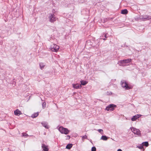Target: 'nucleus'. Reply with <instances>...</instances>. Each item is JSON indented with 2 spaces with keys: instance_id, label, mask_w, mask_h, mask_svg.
I'll return each instance as SVG.
<instances>
[{
  "instance_id": "14",
  "label": "nucleus",
  "mask_w": 151,
  "mask_h": 151,
  "mask_svg": "<svg viewBox=\"0 0 151 151\" xmlns=\"http://www.w3.org/2000/svg\"><path fill=\"white\" fill-rule=\"evenodd\" d=\"M108 138L106 136H102L101 138V139H102L103 140H107Z\"/></svg>"
},
{
  "instance_id": "15",
  "label": "nucleus",
  "mask_w": 151,
  "mask_h": 151,
  "mask_svg": "<svg viewBox=\"0 0 151 151\" xmlns=\"http://www.w3.org/2000/svg\"><path fill=\"white\" fill-rule=\"evenodd\" d=\"M142 144L143 146H145L147 147H148L149 145V144L147 142H144Z\"/></svg>"
},
{
  "instance_id": "27",
  "label": "nucleus",
  "mask_w": 151,
  "mask_h": 151,
  "mask_svg": "<svg viewBox=\"0 0 151 151\" xmlns=\"http://www.w3.org/2000/svg\"><path fill=\"white\" fill-rule=\"evenodd\" d=\"M117 151H122V150L120 149H119L117 150Z\"/></svg>"
},
{
  "instance_id": "30",
  "label": "nucleus",
  "mask_w": 151,
  "mask_h": 151,
  "mask_svg": "<svg viewBox=\"0 0 151 151\" xmlns=\"http://www.w3.org/2000/svg\"><path fill=\"white\" fill-rule=\"evenodd\" d=\"M104 40H105L106 39H104Z\"/></svg>"
},
{
  "instance_id": "1",
  "label": "nucleus",
  "mask_w": 151,
  "mask_h": 151,
  "mask_svg": "<svg viewBox=\"0 0 151 151\" xmlns=\"http://www.w3.org/2000/svg\"><path fill=\"white\" fill-rule=\"evenodd\" d=\"M131 60H132L131 59L121 60L119 61L118 63L120 66H124L126 65V64L127 63L131 62Z\"/></svg>"
},
{
  "instance_id": "5",
  "label": "nucleus",
  "mask_w": 151,
  "mask_h": 151,
  "mask_svg": "<svg viewBox=\"0 0 151 151\" xmlns=\"http://www.w3.org/2000/svg\"><path fill=\"white\" fill-rule=\"evenodd\" d=\"M122 87L125 88L126 90L130 89L132 88L130 86H129L127 83L124 81H122Z\"/></svg>"
},
{
  "instance_id": "7",
  "label": "nucleus",
  "mask_w": 151,
  "mask_h": 151,
  "mask_svg": "<svg viewBox=\"0 0 151 151\" xmlns=\"http://www.w3.org/2000/svg\"><path fill=\"white\" fill-rule=\"evenodd\" d=\"M56 18L55 17V15L54 14H51L50 17V21L51 22H53L56 21Z\"/></svg>"
},
{
  "instance_id": "6",
  "label": "nucleus",
  "mask_w": 151,
  "mask_h": 151,
  "mask_svg": "<svg viewBox=\"0 0 151 151\" xmlns=\"http://www.w3.org/2000/svg\"><path fill=\"white\" fill-rule=\"evenodd\" d=\"M131 129L134 134L138 135H140L141 133L140 132L139 129L133 127H132Z\"/></svg>"
},
{
  "instance_id": "16",
  "label": "nucleus",
  "mask_w": 151,
  "mask_h": 151,
  "mask_svg": "<svg viewBox=\"0 0 151 151\" xmlns=\"http://www.w3.org/2000/svg\"><path fill=\"white\" fill-rule=\"evenodd\" d=\"M72 146V144H68L66 146V148L68 149H70Z\"/></svg>"
},
{
  "instance_id": "9",
  "label": "nucleus",
  "mask_w": 151,
  "mask_h": 151,
  "mask_svg": "<svg viewBox=\"0 0 151 151\" xmlns=\"http://www.w3.org/2000/svg\"><path fill=\"white\" fill-rule=\"evenodd\" d=\"M141 115L137 114L134 116H133L131 119V120L132 121H136L138 118L140 117Z\"/></svg>"
},
{
  "instance_id": "20",
  "label": "nucleus",
  "mask_w": 151,
  "mask_h": 151,
  "mask_svg": "<svg viewBox=\"0 0 151 151\" xmlns=\"http://www.w3.org/2000/svg\"><path fill=\"white\" fill-rule=\"evenodd\" d=\"M43 126L45 128L48 129L49 128V126L46 124L44 123L43 124Z\"/></svg>"
},
{
  "instance_id": "8",
  "label": "nucleus",
  "mask_w": 151,
  "mask_h": 151,
  "mask_svg": "<svg viewBox=\"0 0 151 151\" xmlns=\"http://www.w3.org/2000/svg\"><path fill=\"white\" fill-rule=\"evenodd\" d=\"M42 149L43 151H48L49 150L48 146L44 144H42Z\"/></svg>"
},
{
  "instance_id": "29",
  "label": "nucleus",
  "mask_w": 151,
  "mask_h": 151,
  "mask_svg": "<svg viewBox=\"0 0 151 151\" xmlns=\"http://www.w3.org/2000/svg\"><path fill=\"white\" fill-rule=\"evenodd\" d=\"M106 34H105V37H106Z\"/></svg>"
},
{
  "instance_id": "11",
  "label": "nucleus",
  "mask_w": 151,
  "mask_h": 151,
  "mask_svg": "<svg viewBox=\"0 0 151 151\" xmlns=\"http://www.w3.org/2000/svg\"><path fill=\"white\" fill-rule=\"evenodd\" d=\"M73 86L74 88L76 89L81 88L82 87L81 84L79 85L78 84H73Z\"/></svg>"
},
{
  "instance_id": "21",
  "label": "nucleus",
  "mask_w": 151,
  "mask_h": 151,
  "mask_svg": "<svg viewBox=\"0 0 151 151\" xmlns=\"http://www.w3.org/2000/svg\"><path fill=\"white\" fill-rule=\"evenodd\" d=\"M46 106V103L45 102H44L42 104V107L43 108H45Z\"/></svg>"
},
{
  "instance_id": "19",
  "label": "nucleus",
  "mask_w": 151,
  "mask_h": 151,
  "mask_svg": "<svg viewBox=\"0 0 151 151\" xmlns=\"http://www.w3.org/2000/svg\"><path fill=\"white\" fill-rule=\"evenodd\" d=\"M45 65L43 64V63H41L40 64V68L41 69H42L45 66Z\"/></svg>"
},
{
  "instance_id": "28",
  "label": "nucleus",
  "mask_w": 151,
  "mask_h": 151,
  "mask_svg": "<svg viewBox=\"0 0 151 151\" xmlns=\"http://www.w3.org/2000/svg\"><path fill=\"white\" fill-rule=\"evenodd\" d=\"M140 149H142L143 148V146H142L140 148H139Z\"/></svg>"
},
{
  "instance_id": "23",
  "label": "nucleus",
  "mask_w": 151,
  "mask_h": 151,
  "mask_svg": "<svg viewBox=\"0 0 151 151\" xmlns=\"http://www.w3.org/2000/svg\"><path fill=\"white\" fill-rule=\"evenodd\" d=\"M98 131L99 132L101 133L102 134H103V130L102 129H99Z\"/></svg>"
},
{
  "instance_id": "4",
  "label": "nucleus",
  "mask_w": 151,
  "mask_h": 151,
  "mask_svg": "<svg viewBox=\"0 0 151 151\" xmlns=\"http://www.w3.org/2000/svg\"><path fill=\"white\" fill-rule=\"evenodd\" d=\"M116 107V105L113 104H111L108 105L106 108V110L112 111L114 110V108Z\"/></svg>"
},
{
  "instance_id": "10",
  "label": "nucleus",
  "mask_w": 151,
  "mask_h": 151,
  "mask_svg": "<svg viewBox=\"0 0 151 151\" xmlns=\"http://www.w3.org/2000/svg\"><path fill=\"white\" fill-rule=\"evenodd\" d=\"M141 18L143 20L146 19V20H148L149 19H151V18H150V17L147 15H143V16H141Z\"/></svg>"
},
{
  "instance_id": "13",
  "label": "nucleus",
  "mask_w": 151,
  "mask_h": 151,
  "mask_svg": "<svg viewBox=\"0 0 151 151\" xmlns=\"http://www.w3.org/2000/svg\"><path fill=\"white\" fill-rule=\"evenodd\" d=\"M128 13V11L127 9H124L122 10L121 14H126Z\"/></svg>"
},
{
  "instance_id": "26",
  "label": "nucleus",
  "mask_w": 151,
  "mask_h": 151,
  "mask_svg": "<svg viewBox=\"0 0 151 151\" xmlns=\"http://www.w3.org/2000/svg\"><path fill=\"white\" fill-rule=\"evenodd\" d=\"M22 134L24 136H26L27 135V134L26 133H22Z\"/></svg>"
},
{
  "instance_id": "12",
  "label": "nucleus",
  "mask_w": 151,
  "mask_h": 151,
  "mask_svg": "<svg viewBox=\"0 0 151 151\" xmlns=\"http://www.w3.org/2000/svg\"><path fill=\"white\" fill-rule=\"evenodd\" d=\"M14 114L15 115L17 116H19L20 115L22 114L21 111L19 109H17L14 111Z\"/></svg>"
},
{
  "instance_id": "17",
  "label": "nucleus",
  "mask_w": 151,
  "mask_h": 151,
  "mask_svg": "<svg viewBox=\"0 0 151 151\" xmlns=\"http://www.w3.org/2000/svg\"><path fill=\"white\" fill-rule=\"evenodd\" d=\"M39 115L38 113H36L34 114H33L32 115V117L33 118H35L37 117Z\"/></svg>"
},
{
  "instance_id": "22",
  "label": "nucleus",
  "mask_w": 151,
  "mask_h": 151,
  "mask_svg": "<svg viewBox=\"0 0 151 151\" xmlns=\"http://www.w3.org/2000/svg\"><path fill=\"white\" fill-rule=\"evenodd\" d=\"M96 148L95 147H93L91 148V151H96Z\"/></svg>"
},
{
  "instance_id": "24",
  "label": "nucleus",
  "mask_w": 151,
  "mask_h": 151,
  "mask_svg": "<svg viewBox=\"0 0 151 151\" xmlns=\"http://www.w3.org/2000/svg\"><path fill=\"white\" fill-rule=\"evenodd\" d=\"M66 138L65 139H69L70 138V136L69 135H67L65 136Z\"/></svg>"
},
{
  "instance_id": "3",
  "label": "nucleus",
  "mask_w": 151,
  "mask_h": 151,
  "mask_svg": "<svg viewBox=\"0 0 151 151\" xmlns=\"http://www.w3.org/2000/svg\"><path fill=\"white\" fill-rule=\"evenodd\" d=\"M59 48V46L55 44L52 45L50 48L52 51L55 52H57Z\"/></svg>"
},
{
  "instance_id": "25",
  "label": "nucleus",
  "mask_w": 151,
  "mask_h": 151,
  "mask_svg": "<svg viewBox=\"0 0 151 151\" xmlns=\"http://www.w3.org/2000/svg\"><path fill=\"white\" fill-rule=\"evenodd\" d=\"M87 138V136L86 135H84L82 137V139H85Z\"/></svg>"
},
{
  "instance_id": "2",
  "label": "nucleus",
  "mask_w": 151,
  "mask_h": 151,
  "mask_svg": "<svg viewBox=\"0 0 151 151\" xmlns=\"http://www.w3.org/2000/svg\"><path fill=\"white\" fill-rule=\"evenodd\" d=\"M58 130L61 133L65 134H68L70 132V131L67 129L64 128L63 127H59Z\"/></svg>"
},
{
  "instance_id": "18",
  "label": "nucleus",
  "mask_w": 151,
  "mask_h": 151,
  "mask_svg": "<svg viewBox=\"0 0 151 151\" xmlns=\"http://www.w3.org/2000/svg\"><path fill=\"white\" fill-rule=\"evenodd\" d=\"M81 85H85L87 83V82L86 81H81Z\"/></svg>"
}]
</instances>
